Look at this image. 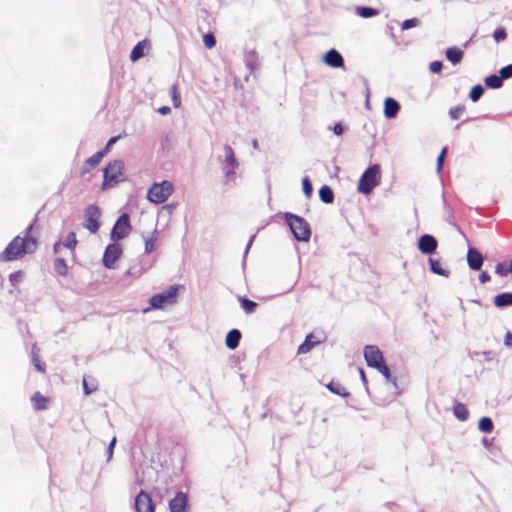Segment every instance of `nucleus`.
Segmentation results:
<instances>
[{
	"mask_svg": "<svg viewBox=\"0 0 512 512\" xmlns=\"http://www.w3.org/2000/svg\"><path fill=\"white\" fill-rule=\"evenodd\" d=\"M149 48L150 42L147 39L138 42L131 51L130 60L132 62L138 61L145 55L146 51H148Z\"/></svg>",
	"mask_w": 512,
	"mask_h": 512,
	"instance_id": "dca6fc26",
	"label": "nucleus"
},
{
	"mask_svg": "<svg viewBox=\"0 0 512 512\" xmlns=\"http://www.w3.org/2000/svg\"><path fill=\"white\" fill-rule=\"evenodd\" d=\"M203 43L207 49H212L216 45V38L213 33L209 32L203 35Z\"/></svg>",
	"mask_w": 512,
	"mask_h": 512,
	"instance_id": "58836bf2",
	"label": "nucleus"
},
{
	"mask_svg": "<svg viewBox=\"0 0 512 512\" xmlns=\"http://www.w3.org/2000/svg\"><path fill=\"white\" fill-rule=\"evenodd\" d=\"M31 402L35 410H46L49 399L40 392H35L31 397Z\"/></svg>",
	"mask_w": 512,
	"mask_h": 512,
	"instance_id": "412c9836",
	"label": "nucleus"
},
{
	"mask_svg": "<svg viewBox=\"0 0 512 512\" xmlns=\"http://www.w3.org/2000/svg\"><path fill=\"white\" fill-rule=\"evenodd\" d=\"M284 217L298 241H308L310 239L311 230L305 219L289 212L285 213Z\"/></svg>",
	"mask_w": 512,
	"mask_h": 512,
	"instance_id": "7ed1b4c3",
	"label": "nucleus"
},
{
	"mask_svg": "<svg viewBox=\"0 0 512 512\" xmlns=\"http://www.w3.org/2000/svg\"><path fill=\"white\" fill-rule=\"evenodd\" d=\"M103 158V153L96 152L91 157H89L82 165L81 168V176H85L91 170L96 168Z\"/></svg>",
	"mask_w": 512,
	"mask_h": 512,
	"instance_id": "f3484780",
	"label": "nucleus"
},
{
	"mask_svg": "<svg viewBox=\"0 0 512 512\" xmlns=\"http://www.w3.org/2000/svg\"><path fill=\"white\" fill-rule=\"evenodd\" d=\"M446 153H447V148L444 147L441 151V153L439 154L438 158H437V170L438 172H440L442 170V166H443V162H444V158L446 156Z\"/></svg>",
	"mask_w": 512,
	"mask_h": 512,
	"instance_id": "de8ad7c7",
	"label": "nucleus"
},
{
	"mask_svg": "<svg viewBox=\"0 0 512 512\" xmlns=\"http://www.w3.org/2000/svg\"><path fill=\"white\" fill-rule=\"evenodd\" d=\"M171 96H172L173 106L175 108H179L181 105V96H180V92H179V88H178L177 84H173L171 86Z\"/></svg>",
	"mask_w": 512,
	"mask_h": 512,
	"instance_id": "473e14b6",
	"label": "nucleus"
},
{
	"mask_svg": "<svg viewBox=\"0 0 512 512\" xmlns=\"http://www.w3.org/2000/svg\"><path fill=\"white\" fill-rule=\"evenodd\" d=\"M238 300L247 314L253 313L258 305L256 302L249 300L243 296H239Z\"/></svg>",
	"mask_w": 512,
	"mask_h": 512,
	"instance_id": "7c9ffc66",
	"label": "nucleus"
},
{
	"mask_svg": "<svg viewBox=\"0 0 512 512\" xmlns=\"http://www.w3.org/2000/svg\"><path fill=\"white\" fill-rule=\"evenodd\" d=\"M418 24H419V20L417 18L407 19V20H405L402 23L401 29L402 30H407V29H410L412 27H416Z\"/></svg>",
	"mask_w": 512,
	"mask_h": 512,
	"instance_id": "c03bdc74",
	"label": "nucleus"
},
{
	"mask_svg": "<svg viewBox=\"0 0 512 512\" xmlns=\"http://www.w3.org/2000/svg\"><path fill=\"white\" fill-rule=\"evenodd\" d=\"M490 279H491V277H490V275L486 271L481 272L480 275H479V281L481 283L489 282Z\"/></svg>",
	"mask_w": 512,
	"mask_h": 512,
	"instance_id": "864d4df0",
	"label": "nucleus"
},
{
	"mask_svg": "<svg viewBox=\"0 0 512 512\" xmlns=\"http://www.w3.org/2000/svg\"><path fill=\"white\" fill-rule=\"evenodd\" d=\"M484 93V88L481 85H475L472 87L469 93V97L473 102H477Z\"/></svg>",
	"mask_w": 512,
	"mask_h": 512,
	"instance_id": "c9c22d12",
	"label": "nucleus"
},
{
	"mask_svg": "<svg viewBox=\"0 0 512 512\" xmlns=\"http://www.w3.org/2000/svg\"><path fill=\"white\" fill-rule=\"evenodd\" d=\"M119 139V136H115V137H112L108 140L105 148L102 150V151H98L99 153H103V157L108 153V151L110 150V148L112 147V145L114 143L117 142V140Z\"/></svg>",
	"mask_w": 512,
	"mask_h": 512,
	"instance_id": "8fccbe9b",
	"label": "nucleus"
},
{
	"mask_svg": "<svg viewBox=\"0 0 512 512\" xmlns=\"http://www.w3.org/2000/svg\"><path fill=\"white\" fill-rule=\"evenodd\" d=\"M319 197H320L321 201H323L324 203L330 204L334 201L333 190L329 186L323 185L319 189Z\"/></svg>",
	"mask_w": 512,
	"mask_h": 512,
	"instance_id": "b1692460",
	"label": "nucleus"
},
{
	"mask_svg": "<svg viewBox=\"0 0 512 512\" xmlns=\"http://www.w3.org/2000/svg\"><path fill=\"white\" fill-rule=\"evenodd\" d=\"M181 286L172 285L166 291L153 295L150 300V306L153 309H163L166 306L177 302L178 290Z\"/></svg>",
	"mask_w": 512,
	"mask_h": 512,
	"instance_id": "423d86ee",
	"label": "nucleus"
},
{
	"mask_svg": "<svg viewBox=\"0 0 512 512\" xmlns=\"http://www.w3.org/2000/svg\"><path fill=\"white\" fill-rule=\"evenodd\" d=\"M464 112H465V106L464 105L455 106V107L450 108L449 116L453 120H457V119L462 117Z\"/></svg>",
	"mask_w": 512,
	"mask_h": 512,
	"instance_id": "4c0bfd02",
	"label": "nucleus"
},
{
	"mask_svg": "<svg viewBox=\"0 0 512 512\" xmlns=\"http://www.w3.org/2000/svg\"><path fill=\"white\" fill-rule=\"evenodd\" d=\"M429 264L432 272L441 276H448V271L442 268L441 262L439 259L430 258Z\"/></svg>",
	"mask_w": 512,
	"mask_h": 512,
	"instance_id": "c85d7f7f",
	"label": "nucleus"
},
{
	"mask_svg": "<svg viewBox=\"0 0 512 512\" xmlns=\"http://www.w3.org/2000/svg\"><path fill=\"white\" fill-rule=\"evenodd\" d=\"M493 427H494L493 422L489 417H482L479 420L478 428L481 432L491 433L493 430Z\"/></svg>",
	"mask_w": 512,
	"mask_h": 512,
	"instance_id": "2f4dec72",
	"label": "nucleus"
},
{
	"mask_svg": "<svg viewBox=\"0 0 512 512\" xmlns=\"http://www.w3.org/2000/svg\"><path fill=\"white\" fill-rule=\"evenodd\" d=\"M224 151H225V157H226L227 164L232 169L237 168L238 167V162H237V159L235 157L233 149L229 145H225L224 146Z\"/></svg>",
	"mask_w": 512,
	"mask_h": 512,
	"instance_id": "cd10ccee",
	"label": "nucleus"
},
{
	"mask_svg": "<svg viewBox=\"0 0 512 512\" xmlns=\"http://www.w3.org/2000/svg\"><path fill=\"white\" fill-rule=\"evenodd\" d=\"M116 443V438L114 437L110 444H109V448H108V451H109V457H111L112 453H113V448H114V445Z\"/></svg>",
	"mask_w": 512,
	"mask_h": 512,
	"instance_id": "13d9d810",
	"label": "nucleus"
},
{
	"mask_svg": "<svg viewBox=\"0 0 512 512\" xmlns=\"http://www.w3.org/2000/svg\"><path fill=\"white\" fill-rule=\"evenodd\" d=\"M442 62L434 61L430 64V70L434 73L440 72L442 69Z\"/></svg>",
	"mask_w": 512,
	"mask_h": 512,
	"instance_id": "603ef678",
	"label": "nucleus"
},
{
	"mask_svg": "<svg viewBox=\"0 0 512 512\" xmlns=\"http://www.w3.org/2000/svg\"><path fill=\"white\" fill-rule=\"evenodd\" d=\"M504 343L508 347H512V333L510 331L506 332Z\"/></svg>",
	"mask_w": 512,
	"mask_h": 512,
	"instance_id": "5fc2aeb1",
	"label": "nucleus"
},
{
	"mask_svg": "<svg viewBox=\"0 0 512 512\" xmlns=\"http://www.w3.org/2000/svg\"><path fill=\"white\" fill-rule=\"evenodd\" d=\"M303 191L307 197H310L313 191L309 178L305 177L302 181Z\"/></svg>",
	"mask_w": 512,
	"mask_h": 512,
	"instance_id": "a18cd8bd",
	"label": "nucleus"
},
{
	"mask_svg": "<svg viewBox=\"0 0 512 512\" xmlns=\"http://www.w3.org/2000/svg\"><path fill=\"white\" fill-rule=\"evenodd\" d=\"M357 13L363 18H370L378 14V11L371 7H358Z\"/></svg>",
	"mask_w": 512,
	"mask_h": 512,
	"instance_id": "f704fd0d",
	"label": "nucleus"
},
{
	"mask_svg": "<svg viewBox=\"0 0 512 512\" xmlns=\"http://www.w3.org/2000/svg\"><path fill=\"white\" fill-rule=\"evenodd\" d=\"M333 131L336 135H341L343 133V127L341 124H335Z\"/></svg>",
	"mask_w": 512,
	"mask_h": 512,
	"instance_id": "4d7b16f0",
	"label": "nucleus"
},
{
	"mask_svg": "<svg viewBox=\"0 0 512 512\" xmlns=\"http://www.w3.org/2000/svg\"><path fill=\"white\" fill-rule=\"evenodd\" d=\"M360 373H361V377H362V379H363V380H365V378H366V377H365V373H364V371H363V370H360Z\"/></svg>",
	"mask_w": 512,
	"mask_h": 512,
	"instance_id": "052dcab7",
	"label": "nucleus"
},
{
	"mask_svg": "<svg viewBox=\"0 0 512 512\" xmlns=\"http://www.w3.org/2000/svg\"><path fill=\"white\" fill-rule=\"evenodd\" d=\"M173 191L174 186L170 181L155 182L148 189L147 198L152 203L160 204L165 202Z\"/></svg>",
	"mask_w": 512,
	"mask_h": 512,
	"instance_id": "39448f33",
	"label": "nucleus"
},
{
	"mask_svg": "<svg viewBox=\"0 0 512 512\" xmlns=\"http://www.w3.org/2000/svg\"><path fill=\"white\" fill-rule=\"evenodd\" d=\"M124 171V163L121 160L111 161L104 169L103 182L101 188L103 190L112 188L122 181Z\"/></svg>",
	"mask_w": 512,
	"mask_h": 512,
	"instance_id": "20e7f679",
	"label": "nucleus"
},
{
	"mask_svg": "<svg viewBox=\"0 0 512 512\" xmlns=\"http://www.w3.org/2000/svg\"><path fill=\"white\" fill-rule=\"evenodd\" d=\"M35 223L36 221L28 227L24 237L16 236L7 245L4 251L0 254L1 262L14 261L37 250L38 241L35 233Z\"/></svg>",
	"mask_w": 512,
	"mask_h": 512,
	"instance_id": "f257e3e1",
	"label": "nucleus"
},
{
	"mask_svg": "<svg viewBox=\"0 0 512 512\" xmlns=\"http://www.w3.org/2000/svg\"><path fill=\"white\" fill-rule=\"evenodd\" d=\"M53 267L59 276H66L68 274V266L63 258H56L53 262Z\"/></svg>",
	"mask_w": 512,
	"mask_h": 512,
	"instance_id": "a878e982",
	"label": "nucleus"
},
{
	"mask_svg": "<svg viewBox=\"0 0 512 512\" xmlns=\"http://www.w3.org/2000/svg\"><path fill=\"white\" fill-rule=\"evenodd\" d=\"M400 110V104L393 98L384 101V115L386 118H394Z\"/></svg>",
	"mask_w": 512,
	"mask_h": 512,
	"instance_id": "6ab92c4d",
	"label": "nucleus"
},
{
	"mask_svg": "<svg viewBox=\"0 0 512 512\" xmlns=\"http://www.w3.org/2000/svg\"><path fill=\"white\" fill-rule=\"evenodd\" d=\"M364 358L369 367L378 368L385 363L382 352L377 346L367 345L364 348Z\"/></svg>",
	"mask_w": 512,
	"mask_h": 512,
	"instance_id": "1a4fd4ad",
	"label": "nucleus"
},
{
	"mask_svg": "<svg viewBox=\"0 0 512 512\" xmlns=\"http://www.w3.org/2000/svg\"><path fill=\"white\" fill-rule=\"evenodd\" d=\"M131 230L129 215L127 213L122 214L116 221L111 236L114 240H121L125 238Z\"/></svg>",
	"mask_w": 512,
	"mask_h": 512,
	"instance_id": "6e6552de",
	"label": "nucleus"
},
{
	"mask_svg": "<svg viewBox=\"0 0 512 512\" xmlns=\"http://www.w3.org/2000/svg\"><path fill=\"white\" fill-rule=\"evenodd\" d=\"M381 182V168L379 164L370 166L360 177L358 182V191L369 195L373 189Z\"/></svg>",
	"mask_w": 512,
	"mask_h": 512,
	"instance_id": "f03ea898",
	"label": "nucleus"
},
{
	"mask_svg": "<svg viewBox=\"0 0 512 512\" xmlns=\"http://www.w3.org/2000/svg\"><path fill=\"white\" fill-rule=\"evenodd\" d=\"M121 255L122 248L119 244H109L104 251L103 265L109 269L115 268V264Z\"/></svg>",
	"mask_w": 512,
	"mask_h": 512,
	"instance_id": "9d476101",
	"label": "nucleus"
},
{
	"mask_svg": "<svg viewBox=\"0 0 512 512\" xmlns=\"http://www.w3.org/2000/svg\"><path fill=\"white\" fill-rule=\"evenodd\" d=\"M493 37L496 42L505 40L507 37L506 30L503 27L497 28L494 31Z\"/></svg>",
	"mask_w": 512,
	"mask_h": 512,
	"instance_id": "79ce46f5",
	"label": "nucleus"
},
{
	"mask_svg": "<svg viewBox=\"0 0 512 512\" xmlns=\"http://www.w3.org/2000/svg\"><path fill=\"white\" fill-rule=\"evenodd\" d=\"M77 243L76 234L74 232H70L67 235L65 242H63V246L70 249L71 251H74Z\"/></svg>",
	"mask_w": 512,
	"mask_h": 512,
	"instance_id": "72a5a7b5",
	"label": "nucleus"
},
{
	"mask_svg": "<svg viewBox=\"0 0 512 512\" xmlns=\"http://www.w3.org/2000/svg\"><path fill=\"white\" fill-rule=\"evenodd\" d=\"M326 339L325 334L320 331L317 333H310L306 336L305 341L299 345L297 349L298 354H306L308 353L312 348L317 346L318 344L324 342Z\"/></svg>",
	"mask_w": 512,
	"mask_h": 512,
	"instance_id": "9b49d317",
	"label": "nucleus"
},
{
	"mask_svg": "<svg viewBox=\"0 0 512 512\" xmlns=\"http://www.w3.org/2000/svg\"><path fill=\"white\" fill-rule=\"evenodd\" d=\"M419 250L424 254H430L437 248V240L431 235H423L418 242Z\"/></svg>",
	"mask_w": 512,
	"mask_h": 512,
	"instance_id": "ddd939ff",
	"label": "nucleus"
},
{
	"mask_svg": "<svg viewBox=\"0 0 512 512\" xmlns=\"http://www.w3.org/2000/svg\"><path fill=\"white\" fill-rule=\"evenodd\" d=\"M376 369L385 377L386 380L390 379V371L385 363Z\"/></svg>",
	"mask_w": 512,
	"mask_h": 512,
	"instance_id": "3c124183",
	"label": "nucleus"
},
{
	"mask_svg": "<svg viewBox=\"0 0 512 512\" xmlns=\"http://www.w3.org/2000/svg\"><path fill=\"white\" fill-rule=\"evenodd\" d=\"M446 57L452 64H458L463 58V51L456 47L448 48Z\"/></svg>",
	"mask_w": 512,
	"mask_h": 512,
	"instance_id": "4be33fe9",
	"label": "nucleus"
},
{
	"mask_svg": "<svg viewBox=\"0 0 512 512\" xmlns=\"http://www.w3.org/2000/svg\"><path fill=\"white\" fill-rule=\"evenodd\" d=\"M496 273L500 276H506L510 271V265L508 266L506 263H498L496 266Z\"/></svg>",
	"mask_w": 512,
	"mask_h": 512,
	"instance_id": "37998d69",
	"label": "nucleus"
},
{
	"mask_svg": "<svg viewBox=\"0 0 512 512\" xmlns=\"http://www.w3.org/2000/svg\"><path fill=\"white\" fill-rule=\"evenodd\" d=\"M32 363L39 372H45V363L40 360L39 356L36 353L32 354Z\"/></svg>",
	"mask_w": 512,
	"mask_h": 512,
	"instance_id": "ea45409f",
	"label": "nucleus"
},
{
	"mask_svg": "<svg viewBox=\"0 0 512 512\" xmlns=\"http://www.w3.org/2000/svg\"><path fill=\"white\" fill-rule=\"evenodd\" d=\"M157 238L155 236H151L145 240V252L151 253L155 249V243Z\"/></svg>",
	"mask_w": 512,
	"mask_h": 512,
	"instance_id": "a19ab883",
	"label": "nucleus"
},
{
	"mask_svg": "<svg viewBox=\"0 0 512 512\" xmlns=\"http://www.w3.org/2000/svg\"><path fill=\"white\" fill-rule=\"evenodd\" d=\"M455 417L461 421L467 420L469 411L463 403H456L453 407Z\"/></svg>",
	"mask_w": 512,
	"mask_h": 512,
	"instance_id": "393cba45",
	"label": "nucleus"
},
{
	"mask_svg": "<svg viewBox=\"0 0 512 512\" xmlns=\"http://www.w3.org/2000/svg\"><path fill=\"white\" fill-rule=\"evenodd\" d=\"M61 247H64V246H63V243H61V242H56V243L54 244V247H53L54 253H59V252H60V250H61Z\"/></svg>",
	"mask_w": 512,
	"mask_h": 512,
	"instance_id": "bf43d9fd",
	"label": "nucleus"
},
{
	"mask_svg": "<svg viewBox=\"0 0 512 512\" xmlns=\"http://www.w3.org/2000/svg\"><path fill=\"white\" fill-rule=\"evenodd\" d=\"M494 305L497 307H505L512 305V293H501L494 297Z\"/></svg>",
	"mask_w": 512,
	"mask_h": 512,
	"instance_id": "5701e85b",
	"label": "nucleus"
},
{
	"mask_svg": "<svg viewBox=\"0 0 512 512\" xmlns=\"http://www.w3.org/2000/svg\"><path fill=\"white\" fill-rule=\"evenodd\" d=\"M24 278V273L22 271H16L12 274H10V281L15 284V283H19L23 280Z\"/></svg>",
	"mask_w": 512,
	"mask_h": 512,
	"instance_id": "49530a36",
	"label": "nucleus"
},
{
	"mask_svg": "<svg viewBox=\"0 0 512 512\" xmlns=\"http://www.w3.org/2000/svg\"><path fill=\"white\" fill-rule=\"evenodd\" d=\"M485 84H486V86H488L490 88L497 89L502 86L503 78H502L501 74L499 76L493 74V75L486 77Z\"/></svg>",
	"mask_w": 512,
	"mask_h": 512,
	"instance_id": "c756f323",
	"label": "nucleus"
},
{
	"mask_svg": "<svg viewBox=\"0 0 512 512\" xmlns=\"http://www.w3.org/2000/svg\"><path fill=\"white\" fill-rule=\"evenodd\" d=\"M510 271L512 273V259H511V262H510Z\"/></svg>",
	"mask_w": 512,
	"mask_h": 512,
	"instance_id": "680f3d73",
	"label": "nucleus"
},
{
	"mask_svg": "<svg viewBox=\"0 0 512 512\" xmlns=\"http://www.w3.org/2000/svg\"><path fill=\"white\" fill-rule=\"evenodd\" d=\"M499 73L501 74L503 79H508L512 77V64L503 67Z\"/></svg>",
	"mask_w": 512,
	"mask_h": 512,
	"instance_id": "09e8293b",
	"label": "nucleus"
},
{
	"mask_svg": "<svg viewBox=\"0 0 512 512\" xmlns=\"http://www.w3.org/2000/svg\"><path fill=\"white\" fill-rule=\"evenodd\" d=\"M158 112L161 114V115H167L171 112V109L169 106H162L158 109Z\"/></svg>",
	"mask_w": 512,
	"mask_h": 512,
	"instance_id": "6e6d98bb",
	"label": "nucleus"
},
{
	"mask_svg": "<svg viewBox=\"0 0 512 512\" xmlns=\"http://www.w3.org/2000/svg\"><path fill=\"white\" fill-rule=\"evenodd\" d=\"M187 507V496L183 492H178L169 502L170 512H185Z\"/></svg>",
	"mask_w": 512,
	"mask_h": 512,
	"instance_id": "4468645a",
	"label": "nucleus"
},
{
	"mask_svg": "<svg viewBox=\"0 0 512 512\" xmlns=\"http://www.w3.org/2000/svg\"><path fill=\"white\" fill-rule=\"evenodd\" d=\"M327 388L334 394H337V395H340L343 397L349 396V392L347 391V389L339 382L331 381L327 385Z\"/></svg>",
	"mask_w": 512,
	"mask_h": 512,
	"instance_id": "bb28decb",
	"label": "nucleus"
},
{
	"mask_svg": "<svg viewBox=\"0 0 512 512\" xmlns=\"http://www.w3.org/2000/svg\"><path fill=\"white\" fill-rule=\"evenodd\" d=\"M134 506L137 512H155L156 509L150 494L143 490L136 495Z\"/></svg>",
	"mask_w": 512,
	"mask_h": 512,
	"instance_id": "f8f14e48",
	"label": "nucleus"
},
{
	"mask_svg": "<svg viewBox=\"0 0 512 512\" xmlns=\"http://www.w3.org/2000/svg\"><path fill=\"white\" fill-rule=\"evenodd\" d=\"M324 61L328 66L333 68H339L344 65L342 55L335 49H331L325 54Z\"/></svg>",
	"mask_w": 512,
	"mask_h": 512,
	"instance_id": "2eb2a0df",
	"label": "nucleus"
},
{
	"mask_svg": "<svg viewBox=\"0 0 512 512\" xmlns=\"http://www.w3.org/2000/svg\"><path fill=\"white\" fill-rule=\"evenodd\" d=\"M467 262L472 270H479L483 264V256L477 250L470 248L467 252Z\"/></svg>",
	"mask_w": 512,
	"mask_h": 512,
	"instance_id": "a211bd4d",
	"label": "nucleus"
},
{
	"mask_svg": "<svg viewBox=\"0 0 512 512\" xmlns=\"http://www.w3.org/2000/svg\"><path fill=\"white\" fill-rule=\"evenodd\" d=\"M241 337V332L238 329L230 330L225 338L226 346L231 350L236 349L239 345Z\"/></svg>",
	"mask_w": 512,
	"mask_h": 512,
	"instance_id": "aec40b11",
	"label": "nucleus"
},
{
	"mask_svg": "<svg viewBox=\"0 0 512 512\" xmlns=\"http://www.w3.org/2000/svg\"><path fill=\"white\" fill-rule=\"evenodd\" d=\"M83 390L86 395H90L91 393L98 390V384L95 380H92L91 383H88L86 377L83 378Z\"/></svg>",
	"mask_w": 512,
	"mask_h": 512,
	"instance_id": "e433bc0d",
	"label": "nucleus"
},
{
	"mask_svg": "<svg viewBox=\"0 0 512 512\" xmlns=\"http://www.w3.org/2000/svg\"><path fill=\"white\" fill-rule=\"evenodd\" d=\"M100 211L96 205H88L85 208V221L83 226L91 233H96L100 228Z\"/></svg>",
	"mask_w": 512,
	"mask_h": 512,
	"instance_id": "0eeeda50",
	"label": "nucleus"
}]
</instances>
